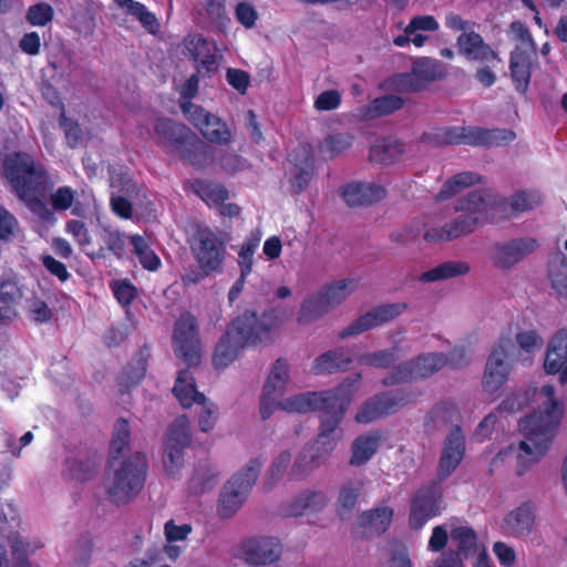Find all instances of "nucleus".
Here are the masks:
<instances>
[{"mask_svg":"<svg viewBox=\"0 0 567 567\" xmlns=\"http://www.w3.org/2000/svg\"><path fill=\"white\" fill-rule=\"evenodd\" d=\"M537 408L518 423V434L502 450L494 462L509 458L517 476L537 466L548 453L565 413V405L555 396V388L543 385L534 392Z\"/></svg>","mask_w":567,"mask_h":567,"instance_id":"nucleus-1","label":"nucleus"},{"mask_svg":"<svg viewBox=\"0 0 567 567\" xmlns=\"http://www.w3.org/2000/svg\"><path fill=\"white\" fill-rule=\"evenodd\" d=\"M282 324V313L277 309L269 310L260 317L255 312H244L229 324L217 343L213 357L215 368H227L247 344L274 341L279 336Z\"/></svg>","mask_w":567,"mask_h":567,"instance_id":"nucleus-2","label":"nucleus"},{"mask_svg":"<svg viewBox=\"0 0 567 567\" xmlns=\"http://www.w3.org/2000/svg\"><path fill=\"white\" fill-rule=\"evenodd\" d=\"M3 173L18 198L30 210L45 209L48 195L53 183L45 169L25 153L6 157Z\"/></svg>","mask_w":567,"mask_h":567,"instance_id":"nucleus-3","label":"nucleus"},{"mask_svg":"<svg viewBox=\"0 0 567 567\" xmlns=\"http://www.w3.org/2000/svg\"><path fill=\"white\" fill-rule=\"evenodd\" d=\"M348 406L349 404H342L331 410L330 414H322L317 437L301 450L291 466L289 472L291 480L299 481L308 477L332 454L343 436L339 425Z\"/></svg>","mask_w":567,"mask_h":567,"instance_id":"nucleus-4","label":"nucleus"},{"mask_svg":"<svg viewBox=\"0 0 567 567\" xmlns=\"http://www.w3.org/2000/svg\"><path fill=\"white\" fill-rule=\"evenodd\" d=\"M154 130L158 143L169 154L196 168H203L209 163L210 147L186 125L158 118Z\"/></svg>","mask_w":567,"mask_h":567,"instance_id":"nucleus-5","label":"nucleus"},{"mask_svg":"<svg viewBox=\"0 0 567 567\" xmlns=\"http://www.w3.org/2000/svg\"><path fill=\"white\" fill-rule=\"evenodd\" d=\"M361 381L360 374L347 378L338 388L320 392L297 393L290 396L284 395L274 404V413H308L320 410L323 414H330L331 410L342 404H350Z\"/></svg>","mask_w":567,"mask_h":567,"instance_id":"nucleus-6","label":"nucleus"},{"mask_svg":"<svg viewBox=\"0 0 567 567\" xmlns=\"http://www.w3.org/2000/svg\"><path fill=\"white\" fill-rule=\"evenodd\" d=\"M113 474L106 481L110 499L124 505L131 502L142 489L146 474V460L141 453L115 464Z\"/></svg>","mask_w":567,"mask_h":567,"instance_id":"nucleus-7","label":"nucleus"},{"mask_svg":"<svg viewBox=\"0 0 567 567\" xmlns=\"http://www.w3.org/2000/svg\"><path fill=\"white\" fill-rule=\"evenodd\" d=\"M449 539L454 544L456 551L453 554L460 559H468L485 545L478 540L476 532L465 522L458 518H450L432 529L427 549L439 553L445 548Z\"/></svg>","mask_w":567,"mask_h":567,"instance_id":"nucleus-8","label":"nucleus"},{"mask_svg":"<svg viewBox=\"0 0 567 567\" xmlns=\"http://www.w3.org/2000/svg\"><path fill=\"white\" fill-rule=\"evenodd\" d=\"M468 360V353L463 348L453 349L450 359L443 353L422 354L410 362L401 364L394 374L384 380V384L392 385L425 379L441 370L449 362L454 367H462L466 364Z\"/></svg>","mask_w":567,"mask_h":567,"instance_id":"nucleus-9","label":"nucleus"},{"mask_svg":"<svg viewBox=\"0 0 567 567\" xmlns=\"http://www.w3.org/2000/svg\"><path fill=\"white\" fill-rule=\"evenodd\" d=\"M197 266L205 272H221L227 256V240L208 227H198L188 239Z\"/></svg>","mask_w":567,"mask_h":567,"instance_id":"nucleus-10","label":"nucleus"},{"mask_svg":"<svg viewBox=\"0 0 567 567\" xmlns=\"http://www.w3.org/2000/svg\"><path fill=\"white\" fill-rule=\"evenodd\" d=\"M262 467V461L252 458L248 461L224 486L217 505V514L221 518H229L237 513L247 499L248 493L256 482Z\"/></svg>","mask_w":567,"mask_h":567,"instance_id":"nucleus-11","label":"nucleus"},{"mask_svg":"<svg viewBox=\"0 0 567 567\" xmlns=\"http://www.w3.org/2000/svg\"><path fill=\"white\" fill-rule=\"evenodd\" d=\"M513 349L512 331H503L492 346L486 359L482 377V388L485 393L494 394L498 392L508 381L513 370V363L509 360Z\"/></svg>","mask_w":567,"mask_h":567,"instance_id":"nucleus-12","label":"nucleus"},{"mask_svg":"<svg viewBox=\"0 0 567 567\" xmlns=\"http://www.w3.org/2000/svg\"><path fill=\"white\" fill-rule=\"evenodd\" d=\"M181 109L185 117L209 143L225 146L233 141L230 128L217 115L189 101L183 102Z\"/></svg>","mask_w":567,"mask_h":567,"instance_id":"nucleus-13","label":"nucleus"},{"mask_svg":"<svg viewBox=\"0 0 567 567\" xmlns=\"http://www.w3.org/2000/svg\"><path fill=\"white\" fill-rule=\"evenodd\" d=\"M110 183L112 188L111 205L114 213H131L133 209L157 210L152 203L143 205L136 184L123 167H112L110 169Z\"/></svg>","mask_w":567,"mask_h":567,"instance_id":"nucleus-14","label":"nucleus"},{"mask_svg":"<svg viewBox=\"0 0 567 567\" xmlns=\"http://www.w3.org/2000/svg\"><path fill=\"white\" fill-rule=\"evenodd\" d=\"M291 384L290 367L287 360H276L264 383L259 399V414L265 421L274 415V404L286 395Z\"/></svg>","mask_w":567,"mask_h":567,"instance_id":"nucleus-15","label":"nucleus"},{"mask_svg":"<svg viewBox=\"0 0 567 567\" xmlns=\"http://www.w3.org/2000/svg\"><path fill=\"white\" fill-rule=\"evenodd\" d=\"M174 351L177 357L188 365H196L200 361V340L195 318L183 313L175 323L173 332Z\"/></svg>","mask_w":567,"mask_h":567,"instance_id":"nucleus-16","label":"nucleus"},{"mask_svg":"<svg viewBox=\"0 0 567 567\" xmlns=\"http://www.w3.org/2000/svg\"><path fill=\"white\" fill-rule=\"evenodd\" d=\"M18 517L17 509L9 503H0V540L7 539L12 549L13 557H28L43 547V542L38 536L11 534L10 528Z\"/></svg>","mask_w":567,"mask_h":567,"instance_id":"nucleus-17","label":"nucleus"},{"mask_svg":"<svg viewBox=\"0 0 567 567\" xmlns=\"http://www.w3.org/2000/svg\"><path fill=\"white\" fill-rule=\"evenodd\" d=\"M538 248L536 239L520 237L496 243L491 250V260L495 267L508 270Z\"/></svg>","mask_w":567,"mask_h":567,"instance_id":"nucleus-18","label":"nucleus"},{"mask_svg":"<svg viewBox=\"0 0 567 567\" xmlns=\"http://www.w3.org/2000/svg\"><path fill=\"white\" fill-rule=\"evenodd\" d=\"M441 75L440 63L423 58L413 63L410 73L399 74L394 79V86L400 92H416Z\"/></svg>","mask_w":567,"mask_h":567,"instance_id":"nucleus-19","label":"nucleus"},{"mask_svg":"<svg viewBox=\"0 0 567 567\" xmlns=\"http://www.w3.org/2000/svg\"><path fill=\"white\" fill-rule=\"evenodd\" d=\"M443 511L442 493L436 486H430L416 493L410 512V526L422 528L425 523Z\"/></svg>","mask_w":567,"mask_h":567,"instance_id":"nucleus-20","label":"nucleus"},{"mask_svg":"<svg viewBox=\"0 0 567 567\" xmlns=\"http://www.w3.org/2000/svg\"><path fill=\"white\" fill-rule=\"evenodd\" d=\"M408 402V396L401 392H385L365 402L355 415L358 423H370L383 415L395 412Z\"/></svg>","mask_w":567,"mask_h":567,"instance_id":"nucleus-21","label":"nucleus"},{"mask_svg":"<svg viewBox=\"0 0 567 567\" xmlns=\"http://www.w3.org/2000/svg\"><path fill=\"white\" fill-rule=\"evenodd\" d=\"M544 370L546 374H558L561 385L567 384V332L559 331L549 341L544 359Z\"/></svg>","mask_w":567,"mask_h":567,"instance_id":"nucleus-22","label":"nucleus"},{"mask_svg":"<svg viewBox=\"0 0 567 567\" xmlns=\"http://www.w3.org/2000/svg\"><path fill=\"white\" fill-rule=\"evenodd\" d=\"M405 307V303H391L374 308L373 310L358 318L347 329H344L341 333V337L358 334L369 329L375 328L384 322H388L401 315Z\"/></svg>","mask_w":567,"mask_h":567,"instance_id":"nucleus-23","label":"nucleus"},{"mask_svg":"<svg viewBox=\"0 0 567 567\" xmlns=\"http://www.w3.org/2000/svg\"><path fill=\"white\" fill-rule=\"evenodd\" d=\"M465 453V440L458 425L453 426L446 436L439 463V475L450 476L461 463Z\"/></svg>","mask_w":567,"mask_h":567,"instance_id":"nucleus-24","label":"nucleus"},{"mask_svg":"<svg viewBox=\"0 0 567 567\" xmlns=\"http://www.w3.org/2000/svg\"><path fill=\"white\" fill-rule=\"evenodd\" d=\"M515 133L511 130H487L477 126L463 127L462 144L471 146L496 147L511 143Z\"/></svg>","mask_w":567,"mask_h":567,"instance_id":"nucleus-25","label":"nucleus"},{"mask_svg":"<svg viewBox=\"0 0 567 567\" xmlns=\"http://www.w3.org/2000/svg\"><path fill=\"white\" fill-rule=\"evenodd\" d=\"M481 223L473 215H461L451 224L444 226H431L424 233V239L429 243L452 240L475 230Z\"/></svg>","mask_w":567,"mask_h":567,"instance_id":"nucleus-26","label":"nucleus"},{"mask_svg":"<svg viewBox=\"0 0 567 567\" xmlns=\"http://www.w3.org/2000/svg\"><path fill=\"white\" fill-rule=\"evenodd\" d=\"M534 511L532 503H523L508 512L502 522L503 532L515 538L529 535L535 519Z\"/></svg>","mask_w":567,"mask_h":567,"instance_id":"nucleus-27","label":"nucleus"},{"mask_svg":"<svg viewBox=\"0 0 567 567\" xmlns=\"http://www.w3.org/2000/svg\"><path fill=\"white\" fill-rule=\"evenodd\" d=\"M505 208V198L491 188L473 190L467 196L461 198L456 210L466 213H482Z\"/></svg>","mask_w":567,"mask_h":567,"instance_id":"nucleus-28","label":"nucleus"},{"mask_svg":"<svg viewBox=\"0 0 567 567\" xmlns=\"http://www.w3.org/2000/svg\"><path fill=\"white\" fill-rule=\"evenodd\" d=\"M289 161L293 165V168L290 171L291 187L295 190L300 192L307 187V185L309 184V182L312 177L311 147L306 144L299 145L289 155Z\"/></svg>","mask_w":567,"mask_h":567,"instance_id":"nucleus-29","label":"nucleus"},{"mask_svg":"<svg viewBox=\"0 0 567 567\" xmlns=\"http://www.w3.org/2000/svg\"><path fill=\"white\" fill-rule=\"evenodd\" d=\"M340 194L349 207H364L382 199L385 190L374 184L352 182L347 184Z\"/></svg>","mask_w":567,"mask_h":567,"instance_id":"nucleus-30","label":"nucleus"},{"mask_svg":"<svg viewBox=\"0 0 567 567\" xmlns=\"http://www.w3.org/2000/svg\"><path fill=\"white\" fill-rule=\"evenodd\" d=\"M246 559L252 565H267L277 561L281 555L278 539L265 537L250 539L244 547Z\"/></svg>","mask_w":567,"mask_h":567,"instance_id":"nucleus-31","label":"nucleus"},{"mask_svg":"<svg viewBox=\"0 0 567 567\" xmlns=\"http://www.w3.org/2000/svg\"><path fill=\"white\" fill-rule=\"evenodd\" d=\"M456 42L460 52L468 60L488 62L497 59V53L474 30L462 33Z\"/></svg>","mask_w":567,"mask_h":567,"instance_id":"nucleus-32","label":"nucleus"},{"mask_svg":"<svg viewBox=\"0 0 567 567\" xmlns=\"http://www.w3.org/2000/svg\"><path fill=\"white\" fill-rule=\"evenodd\" d=\"M21 298L22 291L14 277L0 280V323H8L17 318V305Z\"/></svg>","mask_w":567,"mask_h":567,"instance_id":"nucleus-33","label":"nucleus"},{"mask_svg":"<svg viewBox=\"0 0 567 567\" xmlns=\"http://www.w3.org/2000/svg\"><path fill=\"white\" fill-rule=\"evenodd\" d=\"M173 394L185 409L193 406L205 398V394L197 390L195 378L189 370H181L178 372Z\"/></svg>","mask_w":567,"mask_h":567,"instance_id":"nucleus-34","label":"nucleus"},{"mask_svg":"<svg viewBox=\"0 0 567 567\" xmlns=\"http://www.w3.org/2000/svg\"><path fill=\"white\" fill-rule=\"evenodd\" d=\"M393 518V509L390 506H380L364 512L359 518V525L365 536H375L384 533Z\"/></svg>","mask_w":567,"mask_h":567,"instance_id":"nucleus-35","label":"nucleus"},{"mask_svg":"<svg viewBox=\"0 0 567 567\" xmlns=\"http://www.w3.org/2000/svg\"><path fill=\"white\" fill-rule=\"evenodd\" d=\"M470 270V264L464 260H447L421 274L417 280L421 282L442 281L465 276Z\"/></svg>","mask_w":567,"mask_h":567,"instance_id":"nucleus-36","label":"nucleus"},{"mask_svg":"<svg viewBox=\"0 0 567 567\" xmlns=\"http://www.w3.org/2000/svg\"><path fill=\"white\" fill-rule=\"evenodd\" d=\"M187 50L192 52L194 61L199 68L206 71L215 70L217 66L216 47L200 34L189 38Z\"/></svg>","mask_w":567,"mask_h":567,"instance_id":"nucleus-37","label":"nucleus"},{"mask_svg":"<svg viewBox=\"0 0 567 567\" xmlns=\"http://www.w3.org/2000/svg\"><path fill=\"white\" fill-rule=\"evenodd\" d=\"M351 362L352 357L349 351L340 348L319 355L313 362L312 370L317 374H330L348 369Z\"/></svg>","mask_w":567,"mask_h":567,"instance_id":"nucleus-38","label":"nucleus"},{"mask_svg":"<svg viewBox=\"0 0 567 567\" xmlns=\"http://www.w3.org/2000/svg\"><path fill=\"white\" fill-rule=\"evenodd\" d=\"M331 310L320 291L313 292L306 297L300 303L297 323L308 326L319 320L323 315Z\"/></svg>","mask_w":567,"mask_h":567,"instance_id":"nucleus-39","label":"nucleus"},{"mask_svg":"<svg viewBox=\"0 0 567 567\" xmlns=\"http://www.w3.org/2000/svg\"><path fill=\"white\" fill-rule=\"evenodd\" d=\"M460 417V411L454 402L443 401L437 403L426 415L425 427L429 432L446 426L454 423Z\"/></svg>","mask_w":567,"mask_h":567,"instance_id":"nucleus-40","label":"nucleus"},{"mask_svg":"<svg viewBox=\"0 0 567 567\" xmlns=\"http://www.w3.org/2000/svg\"><path fill=\"white\" fill-rule=\"evenodd\" d=\"M328 496L322 491H305L290 504L289 514L293 516L321 511L328 504Z\"/></svg>","mask_w":567,"mask_h":567,"instance_id":"nucleus-41","label":"nucleus"},{"mask_svg":"<svg viewBox=\"0 0 567 567\" xmlns=\"http://www.w3.org/2000/svg\"><path fill=\"white\" fill-rule=\"evenodd\" d=\"M380 445V435L368 433L358 436L351 446L350 464L360 466L365 464L378 451Z\"/></svg>","mask_w":567,"mask_h":567,"instance_id":"nucleus-42","label":"nucleus"},{"mask_svg":"<svg viewBox=\"0 0 567 567\" xmlns=\"http://www.w3.org/2000/svg\"><path fill=\"white\" fill-rule=\"evenodd\" d=\"M535 52H520L513 51L511 55V73L512 79L516 85V89L519 92H525L527 90L529 79H530V58Z\"/></svg>","mask_w":567,"mask_h":567,"instance_id":"nucleus-43","label":"nucleus"},{"mask_svg":"<svg viewBox=\"0 0 567 567\" xmlns=\"http://www.w3.org/2000/svg\"><path fill=\"white\" fill-rule=\"evenodd\" d=\"M404 152V145L394 138L377 141L370 148V159L380 164L394 163Z\"/></svg>","mask_w":567,"mask_h":567,"instance_id":"nucleus-44","label":"nucleus"},{"mask_svg":"<svg viewBox=\"0 0 567 567\" xmlns=\"http://www.w3.org/2000/svg\"><path fill=\"white\" fill-rule=\"evenodd\" d=\"M359 281L355 278L341 279L331 282L324 289L320 290L326 303L330 309L342 303L348 299L358 288Z\"/></svg>","mask_w":567,"mask_h":567,"instance_id":"nucleus-45","label":"nucleus"},{"mask_svg":"<svg viewBox=\"0 0 567 567\" xmlns=\"http://www.w3.org/2000/svg\"><path fill=\"white\" fill-rule=\"evenodd\" d=\"M482 176L473 172H462L447 179L436 195L437 202H444L462 189L482 182Z\"/></svg>","mask_w":567,"mask_h":567,"instance_id":"nucleus-46","label":"nucleus"},{"mask_svg":"<svg viewBox=\"0 0 567 567\" xmlns=\"http://www.w3.org/2000/svg\"><path fill=\"white\" fill-rule=\"evenodd\" d=\"M114 2L123 9L127 14L134 17L140 23L150 32L156 33L158 31V21L147 8L134 0H114Z\"/></svg>","mask_w":567,"mask_h":567,"instance_id":"nucleus-47","label":"nucleus"},{"mask_svg":"<svg viewBox=\"0 0 567 567\" xmlns=\"http://www.w3.org/2000/svg\"><path fill=\"white\" fill-rule=\"evenodd\" d=\"M130 443V425L126 420H118L114 424V430L110 443V463L115 466L117 460L124 456Z\"/></svg>","mask_w":567,"mask_h":567,"instance_id":"nucleus-48","label":"nucleus"},{"mask_svg":"<svg viewBox=\"0 0 567 567\" xmlns=\"http://www.w3.org/2000/svg\"><path fill=\"white\" fill-rule=\"evenodd\" d=\"M130 244L133 247V251L143 268L150 271H155L159 268L162 264L161 259L150 247L148 241L144 237L140 235H133L130 237Z\"/></svg>","mask_w":567,"mask_h":567,"instance_id":"nucleus-49","label":"nucleus"},{"mask_svg":"<svg viewBox=\"0 0 567 567\" xmlns=\"http://www.w3.org/2000/svg\"><path fill=\"white\" fill-rule=\"evenodd\" d=\"M260 240L261 234L259 231L251 233L240 246L238 251V266L243 278H247L252 270L254 255L259 247Z\"/></svg>","mask_w":567,"mask_h":567,"instance_id":"nucleus-50","label":"nucleus"},{"mask_svg":"<svg viewBox=\"0 0 567 567\" xmlns=\"http://www.w3.org/2000/svg\"><path fill=\"white\" fill-rule=\"evenodd\" d=\"M192 441V429L189 419L186 415L176 417L169 425L165 443L186 447Z\"/></svg>","mask_w":567,"mask_h":567,"instance_id":"nucleus-51","label":"nucleus"},{"mask_svg":"<svg viewBox=\"0 0 567 567\" xmlns=\"http://www.w3.org/2000/svg\"><path fill=\"white\" fill-rule=\"evenodd\" d=\"M196 404L199 406L197 411L198 429L203 433H210L219 419V406L206 396Z\"/></svg>","mask_w":567,"mask_h":567,"instance_id":"nucleus-52","label":"nucleus"},{"mask_svg":"<svg viewBox=\"0 0 567 567\" xmlns=\"http://www.w3.org/2000/svg\"><path fill=\"white\" fill-rule=\"evenodd\" d=\"M353 140L350 133L330 134L321 142L320 152L330 158L339 156L352 146Z\"/></svg>","mask_w":567,"mask_h":567,"instance_id":"nucleus-53","label":"nucleus"},{"mask_svg":"<svg viewBox=\"0 0 567 567\" xmlns=\"http://www.w3.org/2000/svg\"><path fill=\"white\" fill-rule=\"evenodd\" d=\"M291 463V453L288 450L279 452L271 461L266 476L265 482L268 486L277 484L287 473V470Z\"/></svg>","mask_w":567,"mask_h":567,"instance_id":"nucleus-54","label":"nucleus"},{"mask_svg":"<svg viewBox=\"0 0 567 567\" xmlns=\"http://www.w3.org/2000/svg\"><path fill=\"white\" fill-rule=\"evenodd\" d=\"M543 196L538 190L526 189L514 194L511 198V207L516 212L535 210L542 206Z\"/></svg>","mask_w":567,"mask_h":567,"instance_id":"nucleus-55","label":"nucleus"},{"mask_svg":"<svg viewBox=\"0 0 567 567\" xmlns=\"http://www.w3.org/2000/svg\"><path fill=\"white\" fill-rule=\"evenodd\" d=\"M403 105V100L396 95H384L374 99L367 110V115L371 118L388 115Z\"/></svg>","mask_w":567,"mask_h":567,"instance_id":"nucleus-56","label":"nucleus"},{"mask_svg":"<svg viewBox=\"0 0 567 567\" xmlns=\"http://www.w3.org/2000/svg\"><path fill=\"white\" fill-rule=\"evenodd\" d=\"M96 471V463L92 458H73L65 464V475L70 480L86 481Z\"/></svg>","mask_w":567,"mask_h":567,"instance_id":"nucleus-57","label":"nucleus"},{"mask_svg":"<svg viewBox=\"0 0 567 567\" xmlns=\"http://www.w3.org/2000/svg\"><path fill=\"white\" fill-rule=\"evenodd\" d=\"M50 199L53 208L56 210H66L71 208L73 204H75L73 213L85 209L79 200H75L74 192L68 186L60 187L54 193H51Z\"/></svg>","mask_w":567,"mask_h":567,"instance_id":"nucleus-58","label":"nucleus"},{"mask_svg":"<svg viewBox=\"0 0 567 567\" xmlns=\"http://www.w3.org/2000/svg\"><path fill=\"white\" fill-rule=\"evenodd\" d=\"M196 192L209 207H216L219 204L224 205L228 199V192L221 185L200 183Z\"/></svg>","mask_w":567,"mask_h":567,"instance_id":"nucleus-59","label":"nucleus"},{"mask_svg":"<svg viewBox=\"0 0 567 567\" xmlns=\"http://www.w3.org/2000/svg\"><path fill=\"white\" fill-rule=\"evenodd\" d=\"M184 449L185 447L165 443L163 465L167 475L175 476L178 474L184 464Z\"/></svg>","mask_w":567,"mask_h":567,"instance_id":"nucleus-60","label":"nucleus"},{"mask_svg":"<svg viewBox=\"0 0 567 567\" xmlns=\"http://www.w3.org/2000/svg\"><path fill=\"white\" fill-rule=\"evenodd\" d=\"M511 35L517 45L514 51L535 52V44L528 29L519 21L511 23Z\"/></svg>","mask_w":567,"mask_h":567,"instance_id":"nucleus-61","label":"nucleus"},{"mask_svg":"<svg viewBox=\"0 0 567 567\" xmlns=\"http://www.w3.org/2000/svg\"><path fill=\"white\" fill-rule=\"evenodd\" d=\"M515 339L519 349L528 354L539 351L544 344L543 338L533 329L516 332Z\"/></svg>","mask_w":567,"mask_h":567,"instance_id":"nucleus-62","label":"nucleus"},{"mask_svg":"<svg viewBox=\"0 0 567 567\" xmlns=\"http://www.w3.org/2000/svg\"><path fill=\"white\" fill-rule=\"evenodd\" d=\"M363 483L361 481L349 482L340 491L338 504L340 511H351L357 503Z\"/></svg>","mask_w":567,"mask_h":567,"instance_id":"nucleus-63","label":"nucleus"},{"mask_svg":"<svg viewBox=\"0 0 567 567\" xmlns=\"http://www.w3.org/2000/svg\"><path fill=\"white\" fill-rule=\"evenodd\" d=\"M53 14L54 12L50 4L45 2H40L34 6H31L28 9L27 20L32 25L43 27L51 22V20L53 19Z\"/></svg>","mask_w":567,"mask_h":567,"instance_id":"nucleus-64","label":"nucleus"}]
</instances>
